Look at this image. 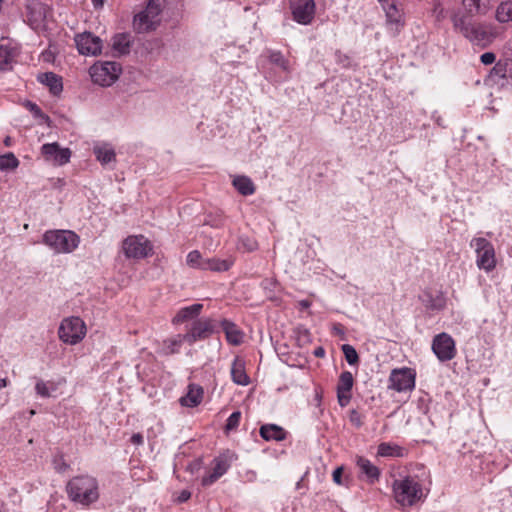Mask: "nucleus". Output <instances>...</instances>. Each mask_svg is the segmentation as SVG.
<instances>
[{
    "mask_svg": "<svg viewBox=\"0 0 512 512\" xmlns=\"http://www.w3.org/2000/svg\"><path fill=\"white\" fill-rule=\"evenodd\" d=\"M26 107L29 109V111L33 114L35 118H41L46 120L49 119V117L42 112V110L37 104L31 101H27Z\"/></svg>",
    "mask_w": 512,
    "mask_h": 512,
    "instance_id": "de8ad7c7",
    "label": "nucleus"
},
{
    "mask_svg": "<svg viewBox=\"0 0 512 512\" xmlns=\"http://www.w3.org/2000/svg\"><path fill=\"white\" fill-rule=\"evenodd\" d=\"M433 15L437 22H441L446 18L447 13H446L445 9L443 8V6L441 5V3L436 2L434 4Z\"/></svg>",
    "mask_w": 512,
    "mask_h": 512,
    "instance_id": "09e8293b",
    "label": "nucleus"
},
{
    "mask_svg": "<svg viewBox=\"0 0 512 512\" xmlns=\"http://www.w3.org/2000/svg\"><path fill=\"white\" fill-rule=\"evenodd\" d=\"M415 378L416 373L411 368L393 369L389 376L388 388L397 392L412 391L415 388Z\"/></svg>",
    "mask_w": 512,
    "mask_h": 512,
    "instance_id": "9b49d317",
    "label": "nucleus"
},
{
    "mask_svg": "<svg viewBox=\"0 0 512 512\" xmlns=\"http://www.w3.org/2000/svg\"><path fill=\"white\" fill-rule=\"evenodd\" d=\"M4 144L5 146H10L11 145V138L9 136H7L4 140Z\"/></svg>",
    "mask_w": 512,
    "mask_h": 512,
    "instance_id": "680f3d73",
    "label": "nucleus"
},
{
    "mask_svg": "<svg viewBox=\"0 0 512 512\" xmlns=\"http://www.w3.org/2000/svg\"><path fill=\"white\" fill-rule=\"evenodd\" d=\"M356 464L360 469L361 474L365 475L367 481L371 484L375 483L379 480L380 470L377 466L372 464L370 460L363 456H358L356 460Z\"/></svg>",
    "mask_w": 512,
    "mask_h": 512,
    "instance_id": "b1692460",
    "label": "nucleus"
},
{
    "mask_svg": "<svg viewBox=\"0 0 512 512\" xmlns=\"http://www.w3.org/2000/svg\"><path fill=\"white\" fill-rule=\"evenodd\" d=\"M248 251H254L257 249V243L254 241H249L247 244H245Z\"/></svg>",
    "mask_w": 512,
    "mask_h": 512,
    "instance_id": "6e6d98bb",
    "label": "nucleus"
},
{
    "mask_svg": "<svg viewBox=\"0 0 512 512\" xmlns=\"http://www.w3.org/2000/svg\"><path fill=\"white\" fill-rule=\"evenodd\" d=\"M91 1L93 3L94 7H102L105 2V0H91Z\"/></svg>",
    "mask_w": 512,
    "mask_h": 512,
    "instance_id": "bf43d9fd",
    "label": "nucleus"
},
{
    "mask_svg": "<svg viewBox=\"0 0 512 512\" xmlns=\"http://www.w3.org/2000/svg\"><path fill=\"white\" fill-rule=\"evenodd\" d=\"M219 326L222 328L225 333L226 340L231 345H239L242 343L243 333L233 322L223 319Z\"/></svg>",
    "mask_w": 512,
    "mask_h": 512,
    "instance_id": "393cba45",
    "label": "nucleus"
},
{
    "mask_svg": "<svg viewBox=\"0 0 512 512\" xmlns=\"http://www.w3.org/2000/svg\"><path fill=\"white\" fill-rule=\"evenodd\" d=\"M241 420V412L234 411L227 419L225 425V432L229 433L230 431H234L238 428Z\"/></svg>",
    "mask_w": 512,
    "mask_h": 512,
    "instance_id": "37998d69",
    "label": "nucleus"
},
{
    "mask_svg": "<svg viewBox=\"0 0 512 512\" xmlns=\"http://www.w3.org/2000/svg\"><path fill=\"white\" fill-rule=\"evenodd\" d=\"M349 421L356 428H360L364 424L363 416L356 409H352L349 412Z\"/></svg>",
    "mask_w": 512,
    "mask_h": 512,
    "instance_id": "49530a36",
    "label": "nucleus"
},
{
    "mask_svg": "<svg viewBox=\"0 0 512 512\" xmlns=\"http://www.w3.org/2000/svg\"><path fill=\"white\" fill-rule=\"evenodd\" d=\"M131 443L135 445H142L144 442L143 435L141 433H134L130 439Z\"/></svg>",
    "mask_w": 512,
    "mask_h": 512,
    "instance_id": "864d4df0",
    "label": "nucleus"
},
{
    "mask_svg": "<svg viewBox=\"0 0 512 512\" xmlns=\"http://www.w3.org/2000/svg\"><path fill=\"white\" fill-rule=\"evenodd\" d=\"M420 300L428 310L440 311L446 307V298L442 292L433 293L430 290L423 292Z\"/></svg>",
    "mask_w": 512,
    "mask_h": 512,
    "instance_id": "aec40b11",
    "label": "nucleus"
},
{
    "mask_svg": "<svg viewBox=\"0 0 512 512\" xmlns=\"http://www.w3.org/2000/svg\"><path fill=\"white\" fill-rule=\"evenodd\" d=\"M76 47L82 55H98L101 53L102 40L91 32H84L75 36Z\"/></svg>",
    "mask_w": 512,
    "mask_h": 512,
    "instance_id": "2eb2a0df",
    "label": "nucleus"
},
{
    "mask_svg": "<svg viewBox=\"0 0 512 512\" xmlns=\"http://www.w3.org/2000/svg\"><path fill=\"white\" fill-rule=\"evenodd\" d=\"M58 335L64 343L75 345L86 335L85 323L80 317L66 318L60 324Z\"/></svg>",
    "mask_w": 512,
    "mask_h": 512,
    "instance_id": "0eeeda50",
    "label": "nucleus"
},
{
    "mask_svg": "<svg viewBox=\"0 0 512 512\" xmlns=\"http://www.w3.org/2000/svg\"><path fill=\"white\" fill-rule=\"evenodd\" d=\"M299 305L301 306V308L307 309L310 307L311 302L309 300H302L299 302Z\"/></svg>",
    "mask_w": 512,
    "mask_h": 512,
    "instance_id": "13d9d810",
    "label": "nucleus"
},
{
    "mask_svg": "<svg viewBox=\"0 0 512 512\" xmlns=\"http://www.w3.org/2000/svg\"><path fill=\"white\" fill-rule=\"evenodd\" d=\"M203 393V388L201 386L190 384L188 386V392L185 396L181 397L180 403L186 407H196L201 403Z\"/></svg>",
    "mask_w": 512,
    "mask_h": 512,
    "instance_id": "c85d7f7f",
    "label": "nucleus"
},
{
    "mask_svg": "<svg viewBox=\"0 0 512 512\" xmlns=\"http://www.w3.org/2000/svg\"><path fill=\"white\" fill-rule=\"evenodd\" d=\"M468 17L473 18L475 15H485L489 10V0H462Z\"/></svg>",
    "mask_w": 512,
    "mask_h": 512,
    "instance_id": "a878e982",
    "label": "nucleus"
},
{
    "mask_svg": "<svg viewBox=\"0 0 512 512\" xmlns=\"http://www.w3.org/2000/svg\"><path fill=\"white\" fill-rule=\"evenodd\" d=\"M7 385H8V379L0 378V389L6 387Z\"/></svg>",
    "mask_w": 512,
    "mask_h": 512,
    "instance_id": "052dcab7",
    "label": "nucleus"
},
{
    "mask_svg": "<svg viewBox=\"0 0 512 512\" xmlns=\"http://www.w3.org/2000/svg\"><path fill=\"white\" fill-rule=\"evenodd\" d=\"M205 259H202L201 253L198 250H193L187 255V264L193 268L202 269V264Z\"/></svg>",
    "mask_w": 512,
    "mask_h": 512,
    "instance_id": "c03bdc74",
    "label": "nucleus"
},
{
    "mask_svg": "<svg viewBox=\"0 0 512 512\" xmlns=\"http://www.w3.org/2000/svg\"><path fill=\"white\" fill-rule=\"evenodd\" d=\"M38 80L49 87L51 94L60 95L63 90L62 78L53 72H46L38 76Z\"/></svg>",
    "mask_w": 512,
    "mask_h": 512,
    "instance_id": "bb28decb",
    "label": "nucleus"
},
{
    "mask_svg": "<svg viewBox=\"0 0 512 512\" xmlns=\"http://www.w3.org/2000/svg\"><path fill=\"white\" fill-rule=\"evenodd\" d=\"M292 19L301 25H310L316 13L315 0H289Z\"/></svg>",
    "mask_w": 512,
    "mask_h": 512,
    "instance_id": "9d476101",
    "label": "nucleus"
},
{
    "mask_svg": "<svg viewBox=\"0 0 512 512\" xmlns=\"http://www.w3.org/2000/svg\"><path fill=\"white\" fill-rule=\"evenodd\" d=\"M341 350L345 356L346 361L349 365L354 366L359 364V356L356 349L350 344H344Z\"/></svg>",
    "mask_w": 512,
    "mask_h": 512,
    "instance_id": "a19ab883",
    "label": "nucleus"
},
{
    "mask_svg": "<svg viewBox=\"0 0 512 512\" xmlns=\"http://www.w3.org/2000/svg\"><path fill=\"white\" fill-rule=\"evenodd\" d=\"M161 5L159 0H148L146 8L134 16L133 28L137 33L155 30L160 22Z\"/></svg>",
    "mask_w": 512,
    "mask_h": 512,
    "instance_id": "39448f33",
    "label": "nucleus"
},
{
    "mask_svg": "<svg viewBox=\"0 0 512 512\" xmlns=\"http://www.w3.org/2000/svg\"><path fill=\"white\" fill-rule=\"evenodd\" d=\"M41 151L47 160L52 159L59 165L68 163L71 157L70 149L61 148L58 143L44 144Z\"/></svg>",
    "mask_w": 512,
    "mask_h": 512,
    "instance_id": "a211bd4d",
    "label": "nucleus"
},
{
    "mask_svg": "<svg viewBox=\"0 0 512 512\" xmlns=\"http://www.w3.org/2000/svg\"><path fill=\"white\" fill-rule=\"evenodd\" d=\"M19 160L12 152L0 155V171H11L18 167Z\"/></svg>",
    "mask_w": 512,
    "mask_h": 512,
    "instance_id": "58836bf2",
    "label": "nucleus"
},
{
    "mask_svg": "<svg viewBox=\"0 0 512 512\" xmlns=\"http://www.w3.org/2000/svg\"><path fill=\"white\" fill-rule=\"evenodd\" d=\"M203 309V305L200 303L193 304L191 306L181 308L172 319L173 324H181L188 320H192L199 316Z\"/></svg>",
    "mask_w": 512,
    "mask_h": 512,
    "instance_id": "cd10ccee",
    "label": "nucleus"
},
{
    "mask_svg": "<svg viewBox=\"0 0 512 512\" xmlns=\"http://www.w3.org/2000/svg\"><path fill=\"white\" fill-rule=\"evenodd\" d=\"M453 30L468 40L473 46L485 49L497 37L495 27L486 22L474 21L462 10H453L450 14Z\"/></svg>",
    "mask_w": 512,
    "mask_h": 512,
    "instance_id": "f257e3e1",
    "label": "nucleus"
},
{
    "mask_svg": "<svg viewBox=\"0 0 512 512\" xmlns=\"http://www.w3.org/2000/svg\"><path fill=\"white\" fill-rule=\"evenodd\" d=\"M512 74V60H499L490 70L488 79L497 83L500 79H507Z\"/></svg>",
    "mask_w": 512,
    "mask_h": 512,
    "instance_id": "412c9836",
    "label": "nucleus"
},
{
    "mask_svg": "<svg viewBox=\"0 0 512 512\" xmlns=\"http://www.w3.org/2000/svg\"><path fill=\"white\" fill-rule=\"evenodd\" d=\"M480 61L484 65H491L496 61V54L493 52H485L480 56Z\"/></svg>",
    "mask_w": 512,
    "mask_h": 512,
    "instance_id": "8fccbe9b",
    "label": "nucleus"
},
{
    "mask_svg": "<svg viewBox=\"0 0 512 512\" xmlns=\"http://www.w3.org/2000/svg\"><path fill=\"white\" fill-rule=\"evenodd\" d=\"M393 493L395 500L403 506H413L424 497L422 485L412 477L395 480Z\"/></svg>",
    "mask_w": 512,
    "mask_h": 512,
    "instance_id": "20e7f679",
    "label": "nucleus"
},
{
    "mask_svg": "<svg viewBox=\"0 0 512 512\" xmlns=\"http://www.w3.org/2000/svg\"><path fill=\"white\" fill-rule=\"evenodd\" d=\"M232 185L243 196H249L255 192L254 183L249 177L244 175L234 177Z\"/></svg>",
    "mask_w": 512,
    "mask_h": 512,
    "instance_id": "f704fd0d",
    "label": "nucleus"
},
{
    "mask_svg": "<svg viewBox=\"0 0 512 512\" xmlns=\"http://www.w3.org/2000/svg\"><path fill=\"white\" fill-rule=\"evenodd\" d=\"M314 355L316 357H323L325 355V350L322 347H317L314 351Z\"/></svg>",
    "mask_w": 512,
    "mask_h": 512,
    "instance_id": "4d7b16f0",
    "label": "nucleus"
},
{
    "mask_svg": "<svg viewBox=\"0 0 512 512\" xmlns=\"http://www.w3.org/2000/svg\"><path fill=\"white\" fill-rule=\"evenodd\" d=\"M186 340L183 339V334H178L174 338H170L164 341V349L167 355L175 354L179 352L180 347Z\"/></svg>",
    "mask_w": 512,
    "mask_h": 512,
    "instance_id": "4c0bfd02",
    "label": "nucleus"
},
{
    "mask_svg": "<svg viewBox=\"0 0 512 512\" xmlns=\"http://www.w3.org/2000/svg\"><path fill=\"white\" fill-rule=\"evenodd\" d=\"M431 348L441 362L452 360L457 353L454 339L445 332L434 336Z\"/></svg>",
    "mask_w": 512,
    "mask_h": 512,
    "instance_id": "f8f14e48",
    "label": "nucleus"
},
{
    "mask_svg": "<svg viewBox=\"0 0 512 512\" xmlns=\"http://www.w3.org/2000/svg\"><path fill=\"white\" fill-rule=\"evenodd\" d=\"M380 4L382 5V8H386L390 5H393L395 3H398V0H378Z\"/></svg>",
    "mask_w": 512,
    "mask_h": 512,
    "instance_id": "5fc2aeb1",
    "label": "nucleus"
},
{
    "mask_svg": "<svg viewBox=\"0 0 512 512\" xmlns=\"http://www.w3.org/2000/svg\"><path fill=\"white\" fill-rule=\"evenodd\" d=\"M386 14L387 25L393 35H397L403 28L405 22L402 10L398 7V3L390 5L383 9Z\"/></svg>",
    "mask_w": 512,
    "mask_h": 512,
    "instance_id": "6ab92c4d",
    "label": "nucleus"
},
{
    "mask_svg": "<svg viewBox=\"0 0 512 512\" xmlns=\"http://www.w3.org/2000/svg\"><path fill=\"white\" fill-rule=\"evenodd\" d=\"M231 463L226 455H221L213 460L212 471L202 477L201 484L208 487L214 484L230 468Z\"/></svg>",
    "mask_w": 512,
    "mask_h": 512,
    "instance_id": "dca6fc26",
    "label": "nucleus"
},
{
    "mask_svg": "<svg viewBox=\"0 0 512 512\" xmlns=\"http://www.w3.org/2000/svg\"><path fill=\"white\" fill-rule=\"evenodd\" d=\"M377 454L381 457L402 458L408 454V450L394 443L382 442L378 445Z\"/></svg>",
    "mask_w": 512,
    "mask_h": 512,
    "instance_id": "7c9ffc66",
    "label": "nucleus"
},
{
    "mask_svg": "<svg viewBox=\"0 0 512 512\" xmlns=\"http://www.w3.org/2000/svg\"><path fill=\"white\" fill-rule=\"evenodd\" d=\"M231 377L235 384L247 386L250 378L245 370V361L239 356L235 357L231 366Z\"/></svg>",
    "mask_w": 512,
    "mask_h": 512,
    "instance_id": "4be33fe9",
    "label": "nucleus"
},
{
    "mask_svg": "<svg viewBox=\"0 0 512 512\" xmlns=\"http://www.w3.org/2000/svg\"><path fill=\"white\" fill-rule=\"evenodd\" d=\"M354 378L351 372L343 371L337 383V399L341 407H345L351 400V390L353 388Z\"/></svg>",
    "mask_w": 512,
    "mask_h": 512,
    "instance_id": "f3484780",
    "label": "nucleus"
},
{
    "mask_svg": "<svg viewBox=\"0 0 512 512\" xmlns=\"http://www.w3.org/2000/svg\"><path fill=\"white\" fill-rule=\"evenodd\" d=\"M342 475H343V467H337L333 471V474H332L333 481L338 485H343L344 483L342 480Z\"/></svg>",
    "mask_w": 512,
    "mask_h": 512,
    "instance_id": "3c124183",
    "label": "nucleus"
},
{
    "mask_svg": "<svg viewBox=\"0 0 512 512\" xmlns=\"http://www.w3.org/2000/svg\"><path fill=\"white\" fill-rule=\"evenodd\" d=\"M260 436L265 441H283L287 437V432L284 428L276 424H264L259 429Z\"/></svg>",
    "mask_w": 512,
    "mask_h": 512,
    "instance_id": "5701e85b",
    "label": "nucleus"
},
{
    "mask_svg": "<svg viewBox=\"0 0 512 512\" xmlns=\"http://www.w3.org/2000/svg\"><path fill=\"white\" fill-rule=\"evenodd\" d=\"M25 10L28 24L36 29L43 24L50 9L38 0H27Z\"/></svg>",
    "mask_w": 512,
    "mask_h": 512,
    "instance_id": "4468645a",
    "label": "nucleus"
},
{
    "mask_svg": "<svg viewBox=\"0 0 512 512\" xmlns=\"http://www.w3.org/2000/svg\"><path fill=\"white\" fill-rule=\"evenodd\" d=\"M471 247L475 248L477 255L476 263L479 269L490 272L496 267V256L493 244L486 238H473Z\"/></svg>",
    "mask_w": 512,
    "mask_h": 512,
    "instance_id": "423d86ee",
    "label": "nucleus"
},
{
    "mask_svg": "<svg viewBox=\"0 0 512 512\" xmlns=\"http://www.w3.org/2000/svg\"><path fill=\"white\" fill-rule=\"evenodd\" d=\"M190 498H191V492L188 490H182L177 497V501L179 503H184V502L188 501Z\"/></svg>",
    "mask_w": 512,
    "mask_h": 512,
    "instance_id": "603ef678",
    "label": "nucleus"
},
{
    "mask_svg": "<svg viewBox=\"0 0 512 512\" xmlns=\"http://www.w3.org/2000/svg\"><path fill=\"white\" fill-rule=\"evenodd\" d=\"M269 62L279 68L286 75L290 73L291 67L289 60L286 59L279 51H271L269 53Z\"/></svg>",
    "mask_w": 512,
    "mask_h": 512,
    "instance_id": "e433bc0d",
    "label": "nucleus"
},
{
    "mask_svg": "<svg viewBox=\"0 0 512 512\" xmlns=\"http://www.w3.org/2000/svg\"><path fill=\"white\" fill-rule=\"evenodd\" d=\"M335 59H336V63L341 65L342 68L347 69V68L351 67L352 61H351L350 56H348L345 53H342L339 50H337L335 53Z\"/></svg>",
    "mask_w": 512,
    "mask_h": 512,
    "instance_id": "a18cd8bd",
    "label": "nucleus"
},
{
    "mask_svg": "<svg viewBox=\"0 0 512 512\" xmlns=\"http://www.w3.org/2000/svg\"><path fill=\"white\" fill-rule=\"evenodd\" d=\"M68 498L83 506H90L99 499V485L96 478L79 475L71 478L65 487Z\"/></svg>",
    "mask_w": 512,
    "mask_h": 512,
    "instance_id": "f03ea898",
    "label": "nucleus"
},
{
    "mask_svg": "<svg viewBox=\"0 0 512 512\" xmlns=\"http://www.w3.org/2000/svg\"><path fill=\"white\" fill-rule=\"evenodd\" d=\"M123 251L127 258H145L151 251V245L142 235L129 236L123 241Z\"/></svg>",
    "mask_w": 512,
    "mask_h": 512,
    "instance_id": "ddd939ff",
    "label": "nucleus"
},
{
    "mask_svg": "<svg viewBox=\"0 0 512 512\" xmlns=\"http://www.w3.org/2000/svg\"><path fill=\"white\" fill-rule=\"evenodd\" d=\"M218 332V323L211 318H200L191 324V327L183 334V339L190 346L198 341L208 339L213 333Z\"/></svg>",
    "mask_w": 512,
    "mask_h": 512,
    "instance_id": "6e6552de",
    "label": "nucleus"
},
{
    "mask_svg": "<svg viewBox=\"0 0 512 512\" xmlns=\"http://www.w3.org/2000/svg\"><path fill=\"white\" fill-rule=\"evenodd\" d=\"M52 465L55 471L58 473H64L70 469V465L65 461L64 455L62 453L54 455L52 459Z\"/></svg>",
    "mask_w": 512,
    "mask_h": 512,
    "instance_id": "79ce46f5",
    "label": "nucleus"
},
{
    "mask_svg": "<svg viewBox=\"0 0 512 512\" xmlns=\"http://www.w3.org/2000/svg\"><path fill=\"white\" fill-rule=\"evenodd\" d=\"M89 73L94 83L101 86H110L118 79L121 66L117 62L106 61L91 66Z\"/></svg>",
    "mask_w": 512,
    "mask_h": 512,
    "instance_id": "1a4fd4ad",
    "label": "nucleus"
},
{
    "mask_svg": "<svg viewBox=\"0 0 512 512\" xmlns=\"http://www.w3.org/2000/svg\"><path fill=\"white\" fill-rule=\"evenodd\" d=\"M495 19L499 23H508L512 21V0L500 2L496 8Z\"/></svg>",
    "mask_w": 512,
    "mask_h": 512,
    "instance_id": "c9c22d12",
    "label": "nucleus"
},
{
    "mask_svg": "<svg viewBox=\"0 0 512 512\" xmlns=\"http://www.w3.org/2000/svg\"><path fill=\"white\" fill-rule=\"evenodd\" d=\"M303 334H304L305 336H308V335H309L308 330H307V329H304V330H303Z\"/></svg>",
    "mask_w": 512,
    "mask_h": 512,
    "instance_id": "e2e57ef3",
    "label": "nucleus"
},
{
    "mask_svg": "<svg viewBox=\"0 0 512 512\" xmlns=\"http://www.w3.org/2000/svg\"><path fill=\"white\" fill-rule=\"evenodd\" d=\"M132 43V36L128 33H120L113 38V50L119 55L129 54Z\"/></svg>",
    "mask_w": 512,
    "mask_h": 512,
    "instance_id": "473e14b6",
    "label": "nucleus"
},
{
    "mask_svg": "<svg viewBox=\"0 0 512 512\" xmlns=\"http://www.w3.org/2000/svg\"><path fill=\"white\" fill-rule=\"evenodd\" d=\"M93 153L102 165H107L111 162H115L116 160V153L108 144L94 147Z\"/></svg>",
    "mask_w": 512,
    "mask_h": 512,
    "instance_id": "72a5a7b5",
    "label": "nucleus"
},
{
    "mask_svg": "<svg viewBox=\"0 0 512 512\" xmlns=\"http://www.w3.org/2000/svg\"><path fill=\"white\" fill-rule=\"evenodd\" d=\"M234 264L232 257L226 259L209 258L205 259L202 264V270H210L214 272H225L228 271Z\"/></svg>",
    "mask_w": 512,
    "mask_h": 512,
    "instance_id": "c756f323",
    "label": "nucleus"
},
{
    "mask_svg": "<svg viewBox=\"0 0 512 512\" xmlns=\"http://www.w3.org/2000/svg\"><path fill=\"white\" fill-rule=\"evenodd\" d=\"M57 387L53 382H44L42 380L38 381L35 385V390L38 395L41 397H50L52 395L51 392L56 391Z\"/></svg>",
    "mask_w": 512,
    "mask_h": 512,
    "instance_id": "ea45409f",
    "label": "nucleus"
},
{
    "mask_svg": "<svg viewBox=\"0 0 512 512\" xmlns=\"http://www.w3.org/2000/svg\"><path fill=\"white\" fill-rule=\"evenodd\" d=\"M16 47L9 44L0 45V71H6L12 68V62L17 56Z\"/></svg>",
    "mask_w": 512,
    "mask_h": 512,
    "instance_id": "2f4dec72",
    "label": "nucleus"
},
{
    "mask_svg": "<svg viewBox=\"0 0 512 512\" xmlns=\"http://www.w3.org/2000/svg\"><path fill=\"white\" fill-rule=\"evenodd\" d=\"M42 242L57 254L73 252L80 243V237L71 230H48Z\"/></svg>",
    "mask_w": 512,
    "mask_h": 512,
    "instance_id": "7ed1b4c3",
    "label": "nucleus"
}]
</instances>
